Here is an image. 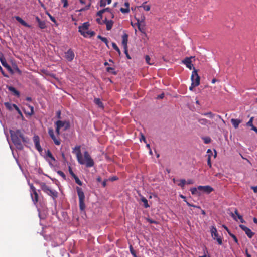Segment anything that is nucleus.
Wrapping results in <instances>:
<instances>
[{"mask_svg": "<svg viewBox=\"0 0 257 257\" xmlns=\"http://www.w3.org/2000/svg\"><path fill=\"white\" fill-rule=\"evenodd\" d=\"M55 124L56 126H58L60 128L63 126H65L64 131L67 130L70 127L69 123L67 121L58 120L56 122Z\"/></svg>", "mask_w": 257, "mask_h": 257, "instance_id": "14", "label": "nucleus"}, {"mask_svg": "<svg viewBox=\"0 0 257 257\" xmlns=\"http://www.w3.org/2000/svg\"><path fill=\"white\" fill-rule=\"evenodd\" d=\"M60 128H59L58 126H56V132L58 136H59L60 135Z\"/></svg>", "mask_w": 257, "mask_h": 257, "instance_id": "63", "label": "nucleus"}, {"mask_svg": "<svg viewBox=\"0 0 257 257\" xmlns=\"http://www.w3.org/2000/svg\"><path fill=\"white\" fill-rule=\"evenodd\" d=\"M78 196L79 197V208L81 211H84L85 209V205L84 203L85 195L82 189L77 187L76 188Z\"/></svg>", "mask_w": 257, "mask_h": 257, "instance_id": "2", "label": "nucleus"}, {"mask_svg": "<svg viewBox=\"0 0 257 257\" xmlns=\"http://www.w3.org/2000/svg\"><path fill=\"white\" fill-rule=\"evenodd\" d=\"M73 178L75 179V182L77 184H78L79 185H82V182L80 180V179L77 176H75V177Z\"/></svg>", "mask_w": 257, "mask_h": 257, "instance_id": "42", "label": "nucleus"}, {"mask_svg": "<svg viewBox=\"0 0 257 257\" xmlns=\"http://www.w3.org/2000/svg\"><path fill=\"white\" fill-rule=\"evenodd\" d=\"M141 137L140 138V141H141L142 140H143L144 143H146L147 141H146L145 136L142 133H141Z\"/></svg>", "mask_w": 257, "mask_h": 257, "instance_id": "55", "label": "nucleus"}, {"mask_svg": "<svg viewBox=\"0 0 257 257\" xmlns=\"http://www.w3.org/2000/svg\"><path fill=\"white\" fill-rule=\"evenodd\" d=\"M48 134L50 137L54 135V130L52 128H50L48 130Z\"/></svg>", "mask_w": 257, "mask_h": 257, "instance_id": "50", "label": "nucleus"}, {"mask_svg": "<svg viewBox=\"0 0 257 257\" xmlns=\"http://www.w3.org/2000/svg\"><path fill=\"white\" fill-rule=\"evenodd\" d=\"M68 170H69V173L70 174V175L73 177H74L75 176H76L73 172V171H72V168L71 167V166H69L68 167Z\"/></svg>", "mask_w": 257, "mask_h": 257, "instance_id": "47", "label": "nucleus"}, {"mask_svg": "<svg viewBox=\"0 0 257 257\" xmlns=\"http://www.w3.org/2000/svg\"><path fill=\"white\" fill-rule=\"evenodd\" d=\"M91 5V2H90L88 5H86L85 7H84V9H85L86 10H88L90 7Z\"/></svg>", "mask_w": 257, "mask_h": 257, "instance_id": "61", "label": "nucleus"}, {"mask_svg": "<svg viewBox=\"0 0 257 257\" xmlns=\"http://www.w3.org/2000/svg\"><path fill=\"white\" fill-rule=\"evenodd\" d=\"M210 231L213 238L216 239L219 244L221 245L222 244V239L218 236L216 228L214 226H212Z\"/></svg>", "mask_w": 257, "mask_h": 257, "instance_id": "8", "label": "nucleus"}, {"mask_svg": "<svg viewBox=\"0 0 257 257\" xmlns=\"http://www.w3.org/2000/svg\"><path fill=\"white\" fill-rule=\"evenodd\" d=\"M102 42H103L106 45L107 47H108V41L107 40V39L105 37H103L101 40Z\"/></svg>", "mask_w": 257, "mask_h": 257, "instance_id": "46", "label": "nucleus"}, {"mask_svg": "<svg viewBox=\"0 0 257 257\" xmlns=\"http://www.w3.org/2000/svg\"><path fill=\"white\" fill-rule=\"evenodd\" d=\"M123 48H124V53L125 54L126 57L128 59H130L131 57L130 56L128 53L127 47H124Z\"/></svg>", "mask_w": 257, "mask_h": 257, "instance_id": "48", "label": "nucleus"}, {"mask_svg": "<svg viewBox=\"0 0 257 257\" xmlns=\"http://www.w3.org/2000/svg\"><path fill=\"white\" fill-rule=\"evenodd\" d=\"M186 183V181L185 179H181L180 180V183L178 184V185L180 186L182 189H184Z\"/></svg>", "mask_w": 257, "mask_h": 257, "instance_id": "30", "label": "nucleus"}, {"mask_svg": "<svg viewBox=\"0 0 257 257\" xmlns=\"http://www.w3.org/2000/svg\"><path fill=\"white\" fill-rule=\"evenodd\" d=\"M241 120L238 119L232 118L231 122L235 128L238 127L239 124L241 122Z\"/></svg>", "mask_w": 257, "mask_h": 257, "instance_id": "18", "label": "nucleus"}, {"mask_svg": "<svg viewBox=\"0 0 257 257\" xmlns=\"http://www.w3.org/2000/svg\"><path fill=\"white\" fill-rule=\"evenodd\" d=\"M102 18L100 17L96 19L97 22L99 24H104L103 21H101Z\"/></svg>", "mask_w": 257, "mask_h": 257, "instance_id": "59", "label": "nucleus"}, {"mask_svg": "<svg viewBox=\"0 0 257 257\" xmlns=\"http://www.w3.org/2000/svg\"><path fill=\"white\" fill-rule=\"evenodd\" d=\"M186 183L188 184H192L194 183V181L192 179H188L186 181Z\"/></svg>", "mask_w": 257, "mask_h": 257, "instance_id": "60", "label": "nucleus"}, {"mask_svg": "<svg viewBox=\"0 0 257 257\" xmlns=\"http://www.w3.org/2000/svg\"><path fill=\"white\" fill-rule=\"evenodd\" d=\"M253 117H251L249 120L246 123V125L247 126H250V127H252V126H253Z\"/></svg>", "mask_w": 257, "mask_h": 257, "instance_id": "36", "label": "nucleus"}, {"mask_svg": "<svg viewBox=\"0 0 257 257\" xmlns=\"http://www.w3.org/2000/svg\"><path fill=\"white\" fill-rule=\"evenodd\" d=\"M15 19L16 20L19 22L21 25H22L23 26H25V27H28V28H30L31 27V25H30L29 24H28V23H27L24 20H23L21 17H19V16H16L15 17Z\"/></svg>", "mask_w": 257, "mask_h": 257, "instance_id": "17", "label": "nucleus"}, {"mask_svg": "<svg viewBox=\"0 0 257 257\" xmlns=\"http://www.w3.org/2000/svg\"><path fill=\"white\" fill-rule=\"evenodd\" d=\"M197 188L195 187L190 188V190L193 195H195L198 193Z\"/></svg>", "mask_w": 257, "mask_h": 257, "instance_id": "39", "label": "nucleus"}, {"mask_svg": "<svg viewBox=\"0 0 257 257\" xmlns=\"http://www.w3.org/2000/svg\"><path fill=\"white\" fill-rule=\"evenodd\" d=\"M129 248H130V252H131V254L133 255V256L134 257H137V255H136V252L134 250V249H133L132 246L130 245Z\"/></svg>", "mask_w": 257, "mask_h": 257, "instance_id": "41", "label": "nucleus"}, {"mask_svg": "<svg viewBox=\"0 0 257 257\" xmlns=\"http://www.w3.org/2000/svg\"><path fill=\"white\" fill-rule=\"evenodd\" d=\"M90 24L88 22H85L82 24L81 26H79L78 27V31L84 37H86L87 35L86 32L89 29Z\"/></svg>", "mask_w": 257, "mask_h": 257, "instance_id": "7", "label": "nucleus"}, {"mask_svg": "<svg viewBox=\"0 0 257 257\" xmlns=\"http://www.w3.org/2000/svg\"><path fill=\"white\" fill-rule=\"evenodd\" d=\"M30 189L31 190V193H34L35 192H37L36 188L32 184H29Z\"/></svg>", "mask_w": 257, "mask_h": 257, "instance_id": "51", "label": "nucleus"}, {"mask_svg": "<svg viewBox=\"0 0 257 257\" xmlns=\"http://www.w3.org/2000/svg\"><path fill=\"white\" fill-rule=\"evenodd\" d=\"M75 56L74 53L71 49H69L65 53V58L68 61H72Z\"/></svg>", "mask_w": 257, "mask_h": 257, "instance_id": "12", "label": "nucleus"}, {"mask_svg": "<svg viewBox=\"0 0 257 257\" xmlns=\"http://www.w3.org/2000/svg\"><path fill=\"white\" fill-rule=\"evenodd\" d=\"M106 71H107V72L110 73L114 75H116L117 74V72L114 70V69L112 67H107Z\"/></svg>", "mask_w": 257, "mask_h": 257, "instance_id": "29", "label": "nucleus"}, {"mask_svg": "<svg viewBox=\"0 0 257 257\" xmlns=\"http://www.w3.org/2000/svg\"><path fill=\"white\" fill-rule=\"evenodd\" d=\"M4 105L7 109H8L9 110H12L13 108H15V105H16L14 104H12L10 102H5Z\"/></svg>", "mask_w": 257, "mask_h": 257, "instance_id": "24", "label": "nucleus"}, {"mask_svg": "<svg viewBox=\"0 0 257 257\" xmlns=\"http://www.w3.org/2000/svg\"><path fill=\"white\" fill-rule=\"evenodd\" d=\"M211 155H207V164L209 166V168H210L212 167V164H211Z\"/></svg>", "mask_w": 257, "mask_h": 257, "instance_id": "38", "label": "nucleus"}, {"mask_svg": "<svg viewBox=\"0 0 257 257\" xmlns=\"http://www.w3.org/2000/svg\"><path fill=\"white\" fill-rule=\"evenodd\" d=\"M147 3V2H144L142 5L140 6V7H142L144 10L146 11H149L150 10V5H146V4Z\"/></svg>", "mask_w": 257, "mask_h": 257, "instance_id": "28", "label": "nucleus"}, {"mask_svg": "<svg viewBox=\"0 0 257 257\" xmlns=\"http://www.w3.org/2000/svg\"><path fill=\"white\" fill-rule=\"evenodd\" d=\"M87 36L89 35L90 37H92L95 35V33L93 31H89V29L86 32Z\"/></svg>", "mask_w": 257, "mask_h": 257, "instance_id": "37", "label": "nucleus"}, {"mask_svg": "<svg viewBox=\"0 0 257 257\" xmlns=\"http://www.w3.org/2000/svg\"><path fill=\"white\" fill-rule=\"evenodd\" d=\"M202 115L207 116L210 118H213L215 116V114L212 113L211 112H208L206 113H202Z\"/></svg>", "mask_w": 257, "mask_h": 257, "instance_id": "27", "label": "nucleus"}, {"mask_svg": "<svg viewBox=\"0 0 257 257\" xmlns=\"http://www.w3.org/2000/svg\"><path fill=\"white\" fill-rule=\"evenodd\" d=\"M106 2L104 0H100L99 5L100 7H103L106 6Z\"/></svg>", "mask_w": 257, "mask_h": 257, "instance_id": "54", "label": "nucleus"}, {"mask_svg": "<svg viewBox=\"0 0 257 257\" xmlns=\"http://www.w3.org/2000/svg\"><path fill=\"white\" fill-rule=\"evenodd\" d=\"M7 88L10 91L12 92L14 94V95L17 97L20 96V92L17 90H16L14 87L9 86H8Z\"/></svg>", "mask_w": 257, "mask_h": 257, "instance_id": "20", "label": "nucleus"}, {"mask_svg": "<svg viewBox=\"0 0 257 257\" xmlns=\"http://www.w3.org/2000/svg\"><path fill=\"white\" fill-rule=\"evenodd\" d=\"M73 153L76 155L78 163L81 165H84L85 164V162L82 158L80 146H75L73 149Z\"/></svg>", "mask_w": 257, "mask_h": 257, "instance_id": "4", "label": "nucleus"}, {"mask_svg": "<svg viewBox=\"0 0 257 257\" xmlns=\"http://www.w3.org/2000/svg\"><path fill=\"white\" fill-rule=\"evenodd\" d=\"M41 189L47 194L55 198L57 197V192L56 191L51 190L45 183H40Z\"/></svg>", "mask_w": 257, "mask_h": 257, "instance_id": "3", "label": "nucleus"}, {"mask_svg": "<svg viewBox=\"0 0 257 257\" xmlns=\"http://www.w3.org/2000/svg\"><path fill=\"white\" fill-rule=\"evenodd\" d=\"M198 190L202 191L207 194H210L211 192L214 191L213 188L209 185L206 186H198L197 187Z\"/></svg>", "mask_w": 257, "mask_h": 257, "instance_id": "9", "label": "nucleus"}, {"mask_svg": "<svg viewBox=\"0 0 257 257\" xmlns=\"http://www.w3.org/2000/svg\"><path fill=\"white\" fill-rule=\"evenodd\" d=\"M112 46L113 48L118 53L119 55H120V54H121L120 50L119 49V48L118 47V46H117V45L116 44V43H115L114 42H112Z\"/></svg>", "mask_w": 257, "mask_h": 257, "instance_id": "31", "label": "nucleus"}, {"mask_svg": "<svg viewBox=\"0 0 257 257\" xmlns=\"http://www.w3.org/2000/svg\"><path fill=\"white\" fill-rule=\"evenodd\" d=\"M193 71L192 72L191 79L193 85L195 86H198L200 84V77L197 73V70L193 67Z\"/></svg>", "mask_w": 257, "mask_h": 257, "instance_id": "6", "label": "nucleus"}, {"mask_svg": "<svg viewBox=\"0 0 257 257\" xmlns=\"http://www.w3.org/2000/svg\"><path fill=\"white\" fill-rule=\"evenodd\" d=\"M84 157L85 158V164L86 166L88 168L92 167L94 165L93 160L91 158L90 155L87 151H85L84 153Z\"/></svg>", "mask_w": 257, "mask_h": 257, "instance_id": "5", "label": "nucleus"}, {"mask_svg": "<svg viewBox=\"0 0 257 257\" xmlns=\"http://www.w3.org/2000/svg\"><path fill=\"white\" fill-rule=\"evenodd\" d=\"M103 23L106 25V30H110L113 25V21L112 20H108L106 18L103 20Z\"/></svg>", "mask_w": 257, "mask_h": 257, "instance_id": "16", "label": "nucleus"}, {"mask_svg": "<svg viewBox=\"0 0 257 257\" xmlns=\"http://www.w3.org/2000/svg\"><path fill=\"white\" fill-rule=\"evenodd\" d=\"M198 121L199 123L203 125H207L208 124H210L211 122L209 120L205 119V118H198Z\"/></svg>", "mask_w": 257, "mask_h": 257, "instance_id": "21", "label": "nucleus"}, {"mask_svg": "<svg viewBox=\"0 0 257 257\" xmlns=\"http://www.w3.org/2000/svg\"><path fill=\"white\" fill-rule=\"evenodd\" d=\"M136 20H139V22L140 24L144 23L145 20V17L144 16H142L141 17L140 19H136Z\"/></svg>", "mask_w": 257, "mask_h": 257, "instance_id": "52", "label": "nucleus"}, {"mask_svg": "<svg viewBox=\"0 0 257 257\" xmlns=\"http://www.w3.org/2000/svg\"><path fill=\"white\" fill-rule=\"evenodd\" d=\"M61 2L64 3V5H63L64 8H66L68 6V4L67 0H61Z\"/></svg>", "mask_w": 257, "mask_h": 257, "instance_id": "56", "label": "nucleus"}, {"mask_svg": "<svg viewBox=\"0 0 257 257\" xmlns=\"http://www.w3.org/2000/svg\"><path fill=\"white\" fill-rule=\"evenodd\" d=\"M46 155H47V157H48L50 158H51V160H52L53 161L55 160V158L53 157L52 154L51 153V152L49 150L47 151V152L46 153Z\"/></svg>", "mask_w": 257, "mask_h": 257, "instance_id": "35", "label": "nucleus"}, {"mask_svg": "<svg viewBox=\"0 0 257 257\" xmlns=\"http://www.w3.org/2000/svg\"><path fill=\"white\" fill-rule=\"evenodd\" d=\"M104 13V11L103 10V9L101 10L97 13V15L101 18H102V14Z\"/></svg>", "mask_w": 257, "mask_h": 257, "instance_id": "49", "label": "nucleus"}, {"mask_svg": "<svg viewBox=\"0 0 257 257\" xmlns=\"http://www.w3.org/2000/svg\"><path fill=\"white\" fill-rule=\"evenodd\" d=\"M136 24L137 25L139 30L142 33H144V28L141 27V24L139 22V20H137V23Z\"/></svg>", "mask_w": 257, "mask_h": 257, "instance_id": "34", "label": "nucleus"}, {"mask_svg": "<svg viewBox=\"0 0 257 257\" xmlns=\"http://www.w3.org/2000/svg\"><path fill=\"white\" fill-rule=\"evenodd\" d=\"M120 10L122 13H127L130 12V9H129V8H121Z\"/></svg>", "mask_w": 257, "mask_h": 257, "instance_id": "43", "label": "nucleus"}, {"mask_svg": "<svg viewBox=\"0 0 257 257\" xmlns=\"http://www.w3.org/2000/svg\"><path fill=\"white\" fill-rule=\"evenodd\" d=\"M39 27L41 29H43L46 28V23L45 21H41L40 22V23L38 24Z\"/></svg>", "mask_w": 257, "mask_h": 257, "instance_id": "33", "label": "nucleus"}, {"mask_svg": "<svg viewBox=\"0 0 257 257\" xmlns=\"http://www.w3.org/2000/svg\"><path fill=\"white\" fill-rule=\"evenodd\" d=\"M192 58V57H186L182 61L183 63L186 66V67L190 70L193 69V67L192 66L191 61V59Z\"/></svg>", "mask_w": 257, "mask_h": 257, "instance_id": "13", "label": "nucleus"}, {"mask_svg": "<svg viewBox=\"0 0 257 257\" xmlns=\"http://www.w3.org/2000/svg\"><path fill=\"white\" fill-rule=\"evenodd\" d=\"M147 220L150 223H154V224H157V223L156 221L153 220H152L151 219H149V218L147 219Z\"/></svg>", "mask_w": 257, "mask_h": 257, "instance_id": "62", "label": "nucleus"}, {"mask_svg": "<svg viewBox=\"0 0 257 257\" xmlns=\"http://www.w3.org/2000/svg\"><path fill=\"white\" fill-rule=\"evenodd\" d=\"M239 227L242 230H243L245 232V234L249 238H251L254 235V233L249 228L247 227L245 225L240 224L239 225Z\"/></svg>", "mask_w": 257, "mask_h": 257, "instance_id": "10", "label": "nucleus"}, {"mask_svg": "<svg viewBox=\"0 0 257 257\" xmlns=\"http://www.w3.org/2000/svg\"><path fill=\"white\" fill-rule=\"evenodd\" d=\"M53 140L54 143L57 145H59L61 143L60 140L59 139H57L56 136L54 135L50 137Z\"/></svg>", "mask_w": 257, "mask_h": 257, "instance_id": "26", "label": "nucleus"}, {"mask_svg": "<svg viewBox=\"0 0 257 257\" xmlns=\"http://www.w3.org/2000/svg\"><path fill=\"white\" fill-rule=\"evenodd\" d=\"M150 57L148 56V55H146L145 56V60H146V62L149 65H152L153 64V63H151L150 62Z\"/></svg>", "mask_w": 257, "mask_h": 257, "instance_id": "44", "label": "nucleus"}, {"mask_svg": "<svg viewBox=\"0 0 257 257\" xmlns=\"http://www.w3.org/2000/svg\"><path fill=\"white\" fill-rule=\"evenodd\" d=\"M202 139L204 141L205 144H209L211 142V139L209 137H203Z\"/></svg>", "mask_w": 257, "mask_h": 257, "instance_id": "32", "label": "nucleus"}, {"mask_svg": "<svg viewBox=\"0 0 257 257\" xmlns=\"http://www.w3.org/2000/svg\"><path fill=\"white\" fill-rule=\"evenodd\" d=\"M31 196L34 204H36L38 201V194L37 192L31 193Z\"/></svg>", "mask_w": 257, "mask_h": 257, "instance_id": "19", "label": "nucleus"}, {"mask_svg": "<svg viewBox=\"0 0 257 257\" xmlns=\"http://www.w3.org/2000/svg\"><path fill=\"white\" fill-rule=\"evenodd\" d=\"M15 109L19 114H20L21 115H22V113L20 109L19 108V107L17 105H15Z\"/></svg>", "mask_w": 257, "mask_h": 257, "instance_id": "57", "label": "nucleus"}, {"mask_svg": "<svg viewBox=\"0 0 257 257\" xmlns=\"http://www.w3.org/2000/svg\"><path fill=\"white\" fill-rule=\"evenodd\" d=\"M237 217L240 220V221L241 222V223H244L245 222V221L243 219V217L241 215H240V214L239 215H238L237 216Z\"/></svg>", "mask_w": 257, "mask_h": 257, "instance_id": "58", "label": "nucleus"}, {"mask_svg": "<svg viewBox=\"0 0 257 257\" xmlns=\"http://www.w3.org/2000/svg\"><path fill=\"white\" fill-rule=\"evenodd\" d=\"M103 10L104 11V12H108L110 13L111 15V18H113L114 17V15L111 12V10L109 8H106L103 9Z\"/></svg>", "mask_w": 257, "mask_h": 257, "instance_id": "53", "label": "nucleus"}, {"mask_svg": "<svg viewBox=\"0 0 257 257\" xmlns=\"http://www.w3.org/2000/svg\"><path fill=\"white\" fill-rule=\"evenodd\" d=\"M57 173L61 176L64 180H66V176L65 174L61 171H58Z\"/></svg>", "mask_w": 257, "mask_h": 257, "instance_id": "45", "label": "nucleus"}, {"mask_svg": "<svg viewBox=\"0 0 257 257\" xmlns=\"http://www.w3.org/2000/svg\"><path fill=\"white\" fill-rule=\"evenodd\" d=\"M251 188L253 190L254 193H257V186H251Z\"/></svg>", "mask_w": 257, "mask_h": 257, "instance_id": "64", "label": "nucleus"}, {"mask_svg": "<svg viewBox=\"0 0 257 257\" xmlns=\"http://www.w3.org/2000/svg\"><path fill=\"white\" fill-rule=\"evenodd\" d=\"M127 41H128V35L126 34H124L122 36V45L124 47H127Z\"/></svg>", "mask_w": 257, "mask_h": 257, "instance_id": "23", "label": "nucleus"}, {"mask_svg": "<svg viewBox=\"0 0 257 257\" xmlns=\"http://www.w3.org/2000/svg\"><path fill=\"white\" fill-rule=\"evenodd\" d=\"M33 141L35 144L36 149L39 152L42 151V148L40 144V138L38 135H35L33 137Z\"/></svg>", "mask_w": 257, "mask_h": 257, "instance_id": "11", "label": "nucleus"}, {"mask_svg": "<svg viewBox=\"0 0 257 257\" xmlns=\"http://www.w3.org/2000/svg\"><path fill=\"white\" fill-rule=\"evenodd\" d=\"M141 200L143 202L144 206L145 208H147L150 207V206L148 203V200L145 197L141 196Z\"/></svg>", "mask_w": 257, "mask_h": 257, "instance_id": "25", "label": "nucleus"}, {"mask_svg": "<svg viewBox=\"0 0 257 257\" xmlns=\"http://www.w3.org/2000/svg\"><path fill=\"white\" fill-rule=\"evenodd\" d=\"M0 61L2 64V65L7 68L8 70L11 71L12 69L11 66L8 64L6 62V60L2 53H0Z\"/></svg>", "mask_w": 257, "mask_h": 257, "instance_id": "15", "label": "nucleus"}, {"mask_svg": "<svg viewBox=\"0 0 257 257\" xmlns=\"http://www.w3.org/2000/svg\"><path fill=\"white\" fill-rule=\"evenodd\" d=\"M94 102L96 105L98 106V107L103 109L104 105L103 103L101 102L100 99L98 98H95L94 100Z\"/></svg>", "mask_w": 257, "mask_h": 257, "instance_id": "22", "label": "nucleus"}, {"mask_svg": "<svg viewBox=\"0 0 257 257\" xmlns=\"http://www.w3.org/2000/svg\"><path fill=\"white\" fill-rule=\"evenodd\" d=\"M10 133L11 140L17 149L20 150H22L23 149V145L21 141L24 143H26L28 141V138L24 137V134L20 130H17L16 131L10 130Z\"/></svg>", "mask_w": 257, "mask_h": 257, "instance_id": "1", "label": "nucleus"}, {"mask_svg": "<svg viewBox=\"0 0 257 257\" xmlns=\"http://www.w3.org/2000/svg\"><path fill=\"white\" fill-rule=\"evenodd\" d=\"M46 14L48 16V17L50 18V20L53 22L54 23H56L57 22H56V19H55V18L54 17H53L48 12H47L46 13Z\"/></svg>", "mask_w": 257, "mask_h": 257, "instance_id": "40", "label": "nucleus"}]
</instances>
